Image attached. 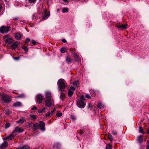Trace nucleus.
I'll return each instance as SVG.
<instances>
[{"label":"nucleus","instance_id":"6e6552de","mask_svg":"<svg viewBox=\"0 0 149 149\" xmlns=\"http://www.w3.org/2000/svg\"><path fill=\"white\" fill-rule=\"evenodd\" d=\"M36 100L38 103H42L43 100V97L41 95H38L36 97Z\"/></svg>","mask_w":149,"mask_h":149},{"label":"nucleus","instance_id":"c756f323","mask_svg":"<svg viewBox=\"0 0 149 149\" xmlns=\"http://www.w3.org/2000/svg\"><path fill=\"white\" fill-rule=\"evenodd\" d=\"M62 115V113L60 112V111H58L56 114V116L57 117H59L61 116Z\"/></svg>","mask_w":149,"mask_h":149},{"label":"nucleus","instance_id":"20e7f679","mask_svg":"<svg viewBox=\"0 0 149 149\" xmlns=\"http://www.w3.org/2000/svg\"><path fill=\"white\" fill-rule=\"evenodd\" d=\"M77 106L80 108H83L85 106V103L82 100H78L77 102Z\"/></svg>","mask_w":149,"mask_h":149},{"label":"nucleus","instance_id":"4468645a","mask_svg":"<svg viewBox=\"0 0 149 149\" xmlns=\"http://www.w3.org/2000/svg\"><path fill=\"white\" fill-rule=\"evenodd\" d=\"M104 105L101 101L99 102L97 104V107L100 109H103L105 107Z\"/></svg>","mask_w":149,"mask_h":149},{"label":"nucleus","instance_id":"cd10ccee","mask_svg":"<svg viewBox=\"0 0 149 149\" xmlns=\"http://www.w3.org/2000/svg\"><path fill=\"white\" fill-rule=\"evenodd\" d=\"M68 11V9L67 8H63L62 9V12L63 13H67Z\"/></svg>","mask_w":149,"mask_h":149},{"label":"nucleus","instance_id":"864d4df0","mask_svg":"<svg viewBox=\"0 0 149 149\" xmlns=\"http://www.w3.org/2000/svg\"><path fill=\"white\" fill-rule=\"evenodd\" d=\"M37 108L36 107L34 106L33 107L31 108V110H36L37 109Z\"/></svg>","mask_w":149,"mask_h":149},{"label":"nucleus","instance_id":"ddd939ff","mask_svg":"<svg viewBox=\"0 0 149 149\" xmlns=\"http://www.w3.org/2000/svg\"><path fill=\"white\" fill-rule=\"evenodd\" d=\"M143 136L142 135H140L137 137V141L138 143L141 144L142 143L143 141Z\"/></svg>","mask_w":149,"mask_h":149},{"label":"nucleus","instance_id":"13d9d810","mask_svg":"<svg viewBox=\"0 0 149 149\" xmlns=\"http://www.w3.org/2000/svg\"><path fill=\"white\" fill-rule=\"evenodd\" d=\"M62 41L64 43H66L67 42L66 40L65 39H63Z\"/></svg>","mask_w":149,"mask_h":149},{"label":"nucleus","instance_id":"473e14b6","mask_svg":"<svg viewBox=\"0 0 149 149\" xmlns=\"http://www.w3.org/2000/svg\"><path fill=\"white\" fill-rule=\"evenodd\" d=\"M30 116L33 120H35L36 118V115L31 114Z\"/></svg>","mask_w":149,"mask_h":149},{"label":"nucleus","instance_id":"bf43d9fd","mask_svg":"<svg viewBox=\"0 0 149 149\" xmlns=\"http://www.w3.org/2000/svg\"><path fill=\"white\" fill-rule=\"evenodd\" d=\"M54 112L53 111V110L51 112H50L51 114V116H52L53 115V113H54Z\"/></svg>","mask_w":149,"mask_h":149},{"label":"nucleus","instance_id":"5fc2aeb1","mask_svg":"<svg viewBox=\"0 0 149 149\" xmlns=\"http://www.w3.org/2000/svg\"><path fill=\"white\" fill-rule=\"evenodd\" d=\"M84 132L83 130H81V131L79 132V134L80 135H81Z\"/></svg>","mask_w":149,"mask_h":149},{"label":"nucleus","instance_id":"7ed1b4c3","mask_svg":"<svg viewBox=\"0 0 149 149\" xmlns=\"http://www.w3.org/2000/svg\"><path fill=\"white\" fill-rule=\"evenodd\" d=\"M9 26H2L0 27V32L2 33H7L10 30Z\"/></svg>","mask_w":149,"mask_h":149},{"label":"nucleus","instance_id":"f8f14e48","mask_svg":"<svg viewBox=\"0 0 149 149\" xmlns=\"http://www.w3.org/2000/svg\"><path fill=\"white\" fill-rule=\"evenodd\" d=\"M15 39L17 40H20L22 38V35L19 32H17L15 33Z\"/></svg>","mask_w":149,"mask_h":149},{"label":"nucleus","instance_id":"39448f33","mask_svg":"<svg viewBox=\"0 0 149 149\" xmlns=\"http://www.w3.org/2000/svg\"><path fill=\"white\" fill-rule=\"evenodd\" d=\"M1 99L3 101L6 103H9L10 101L9 98L5 95H1Z\"/></svg>","mask_w":149,"mask_h":149},{"label":"nucleus","instance_id":"aec40b11","mask_svg":"<svg viewBox=\"0 0 149 149\" xmlns=\"http://www.w3.org/2000/svg\"><path fill=\"white\" fill-rule=\"evenodd\" d=\"M65 61L68 63L69 64L71 63L72 61V60L68 56H67L66 57Z\"/></svg>","mask_w":149,"mask_h":149},{"label":"nucleus","instance_id":"1a4fd4ad","mask_svg":"<svg viewBox=\"0 0 149 149\" xmlns=\"http://www.w3.org/2000/svg\"><path fill=\"white\" fill-rule=\"evenodd\" d=\"M24 130L21 128L19 126L17 127H15V130L13 131L14 132H19L21 133L23 132Z\"/></svg>","mask_w":149,"mask_h":149},{"label":"nucleus","instance_id":"2f4dec72","mask_svg":"<svg viewBox=\"0 0 149 149\" xmlns=\"http://www.w3.org/2000/svg\"><path fill=\"white\" fill-rule=\"evenodd\" d=\"M66 51V49L65 48H61V52L62 53H64Z\"/></svg>","mask_w":149,"mask_h":149},{"label":"nucleus","instance_id":"a19ab883","mask_svg":"<svg viewBox=\"0 0 149 149\" xmlns=\"http://www.w3.org/2000/svg\"><path fill=\"white\" fill-rule=\"evenodd\" d=\"M30 40L28 38H26V41H25V43L28 44L30 42Z\"/></svg>","mask_w":149,"mask_h":149},{"label":"nucleus","instance_id":"a18cd8bd","mask_svg":"<svg viewBox=\"0 0 149 149\" xmlns=\"http://www.w3.org/2000/svg\"><path fill=\"white\" fill-rule=\"evenodd\" d=\"M24 96V95L23 94H21L20 95H19L17 97V98H20V97H23Z\"/></svg>","mask_w":149,"mask_h":149},{"label":"nucleus","instance_id":"49530a36","mask_svg":"<svg viewBox=\"0 0 149 149\" xmlns=\"http://www.w3.org/2000/svg\"><path fill=\"white\" fill-rule=\"evenodd\" d=\"M5 112L8 115H9L10 113V111L8 110H6L5 111Z\"/></svg>","mask_w":149,"mask_h":149},{"label":"nucleus","instance_id":"f03ea898","mask_svg":"<svg viewBox=\"0 0 149 149\" xmlns=\"http://www.w3.org/2000/svg\"><path fill=\"white\" fill-rule=\"evenodd\" d=\"M3 38L5 40V42L7 44L10 45L13 42V39L10 38L9 35H8L3 36Z\"/></svg>","mask_w":149,"mask_h":149},{"label":"nucleus","instance_id":"dca6fc26","mask_svg":"<svg viewBox=\"0 0 149 149\" xmlns=\"http://www.w3.org/2000/svg\"><path fill=\"white\" fill-rule=\"evenodd\" d=\"M45 99H52L51 93L49 92H47L46 93Z\"/></svg>","mask_w":149,"mask_h":149},{"label":"nucleus","instance_id":"de8ad7c7","mask_svg":"<svg viewBox=\"0 0 149 149\" xmlns=\"http://www.w3.org/2000/svg\"><path fill=\"white\" fill-rule=\"evenodd\" d=\"M19 19V17H13V20H17Z\"/></svg>","mask_w":149,"mask_h":149},{"label":"nucleus","instance_id":"5701e85b","mask_svg":"<svg viewBox=\"0 0 149 149\" xmlns=\"http://www.w3.org/2000/svg\"><path fill=\"white\" fill-rule=\"evenodd\" d=\"M73 94V92L71 90L69 89L68 92V95L69 97H71Z\"/></svg>","mask_w":149,"mask_h":149},{"label":"nucleus","instance_id":"0eeeda50","mask_svg":"<svg viewBox=\"0 0 149 149\" xmlns=\"http://www.w3.org/2000/svg\"><path fill=\"white\" fill-rule=\"evenodd\" d=\"M18 45L17 41L14 42L10 45L9 47L12 49H14L18 47Z\"/></svg>","mask_w":149,"mask_h":149},{"label":"nucleus","instance_id":"09e8293b","mask_svg":"<svg viewBox=\"0 0 149 149\" xmlns=\"http://www.w3.org/2000/svg\"><path fill=\"white\" fill-rule=\"evenodd\" d=\"M85 99L84 97L83 96H81L80 97V100H82V101L85 100Z\"/></svg>","mask_w":149,"mask_h":149},{"label":"nucleus","instance_id":"423d86ee","mask_svg":"<svg viewBox=\"0 0 149 149\" xmlns=\"http://www.w3.org/2000/svg\"><path fill=\"white\" fill-rule=\"evenodd\" d=\"M45 105L48 107H50L52 104L53 100L52 99H45Z\"/></svg>","mask_w":149,"mask_h":149},{"label":"nucleus","instance_id":"603ef678","mask_svg":"<svg viewBox=\"0 0 149 149\" xmlns=\"http://www.w3.org/2000/svg\"><path fill=\"white\" fill-rule=\"evenodd\" d=\"M24 50L25 52H28V48L27 47H25L24 49Z\"/></svg>","mask_w":149,"mask_h":149},{"label":"nucleus","instance_id":"a878e982","mask_svg":"<svg viewBox=\"0 0 149 149\" xmlns=\"http://www.w3.org/2000/svg\"><path fill=\"white\" fill-rule=\"evenodd\" d=\"M60 147V144L58 143H54L53 145V147L54 148H58Z\"/></svg>","mask_w":149,"mask_h":149},{"label":"nucleus","instance_id":"c85d7f7f","mask_svg":"<svg viewBox=\"0 0 149 149\" xmlns=\"http://www.w3.org/2000/svg\"><path fill=\"white\" fill-rule=\"evenodd\" d=\"M90 92L92 96H94L95 95V93L93 90H90Z\"/></svg>","mask_w":149,"mask_h":149},{"label":"nucleus","instance_id":"ea45409f","mask_svg":"<svg viewBox=\"0 0 149 149\" xmlns=\"http://www.w3.org/2000/svg\"><path fill=\"white\" fill-rule=\"evenodd\" d=\"M112 133L113 135L116 136L117 135V132L115 130L112 131Z\"/></svg>","mask_w":149,"mask_h":149},{"label":"nucleus","instance_id":"e2e57ef3","mask_svg":"<svg viewBox=\"0 0 149 149\" xmlns=\"http://www.w3.org/2000/svg\"><path fill=\"white\" fill-rule=\"evenodd\" d=\"M5 1H7V0H5Z\"/></svg>","mask_w":149,"mask_h":149},{"label":"nucleus","instance_id":"4c0bfd02","mask_svg":"<svg viewBox=\"0 0 149 149\" xmlns=\"http://www.w3.org/2000/svg\"><path fill=\"white\" fill-rule=\"evenodd\" d=\"M37 0H28V1L30 3H34Z\"/></svg>","mask_w":149,"mask_h":149},{"label":"nucleus","instance_id":"2eb2a0df","mask_svg":"<svg viewBox=\"0 0 149 149\" xmlns=\"http://www.w3.org/2000/svg\"><path fill=\"white\" fill-rule=\"evenodd\" d=\"M14 137V134H10L8 136L4 138L3 139L10 140L12 139Z\"/></svg>","mask_w":149,"mask_h":149},{"label":"nucleus","instance_id":"a211bd4d","mask_svg":"<svg viewBox=\"0 0 149 149\" xmlns=\"http://www.w3.org/2000/svg\"><path fill=\"white\" fill-rule=\"evenodd\" d=\"M25 121V118L23 117L22 118L17 121L16 123H21V124H22L24 123Z\"/></svg>","mask_w":149,"mask_h":149},{"label":"nucleus","instance_id":"4d7b16f0","mask_svg":"<svg viewBox=\"0 0 149 149\" xmlns=\"http://www.w3.org/2000/svg\"><path fill=\"white\" fill-rule=\"evenodd\" d=\"M16 149H22V146H20L18 147Z\"/></svg>","mask_w":149,"mask_h":149},{"label":"nucleus","instance_id":"79ce46f5","mask_svg":"<svg viewBox=\"0 0 149 149\" xmlns=\"http://www.w3.org/2000/svg\"><path fill=\"white\" fill-rule=\"evenodd\" d=\"M85 97H86L88 99H91V97L88 94H86L85 95Z\"/></svg>","mask_w":149,"mask_h":149},{"label":"nucleus","instance_id":"b1692460","mask_svg":"<svg viewBox=\"0 0 149 149\" xmlns=\"http://www.w3.org/2000/svg\"><path fill=\"white\" fill-rule=\"evenodd\" d=\"M65 97V94L63 93L62 91H61L60 95V98L62 100H63Z\"/></svg>","mask_w":149,"mask_h":149},{"label":"nucleus","instance_id":"f704fd0d","mask_svg":"<svg viewBox=\"0 0 149 149\" xmlns=\"http://www.w3.org/2000/svg\"><path fill=\"white\" fill-rule=\"evenodd\" d=\"M79 81H76L74 82L73 83L74 85H76L77 87H78L79 84Z\"/></svg>","mask_w":149,"mask_h":149},{"label":"nucleus","instance_id":"c9c22d12","mask_svg":"<svg viewBox=\"0 0 149 149\" xmlns=\"http://www.w3.org/2000/svg\"><path fill=\"white\" fill-rule=\"evenodd\" d=\"M39 125L37 123H35L34 124H33V127H35L36 128H37L38 126ZM37 129V128L35 130H36Z\"/></svg>","mask_w":149,"mask_h":149},{"label":"nucleus","instance_id":"393cba45","mask_svg":"<svg viewBox=\"0 0 149 149\" xmlns=\"http://www.w3.org/2000/svg\"><path fill=\"white\" fill-rule=\"evenodd\" d=\"M139 132L140 133H141L143 134H145V132H144L142 127H140L139 128Z\"/></svg>","mask_w":149,"mask_h":149},{"label":"nucleus","instance_id":"6e6d98bb","mask_svg":"<svg viewBox=\"0 0 149 149\" xmlns=\"http://www.w3.org/2000/svg\"><path fill=\"white\" fill-rule=\"evenodd\" d=\"M70 89L73 91H74L75 89V88L73 86L70 87Z\"/></svg>","mask_w":149,"mask_h":149},{"label":"nucleus","instance_id":"052dcab7","mask_svg":"<svg viewBox=\"0 0 149 149\" xmlns=\"http://www.w3.org/2000/svg\"><path fill=\"white\" fill-rule=\"evenodd\" d=\"M63 1L65 2H68V0H63Z\"/></svg>","mask_w":149,"mask_h":149},{"label":"nucleus","instance_id":"3c124183","mask_svg":"<svg viewBox=\"0 0 149 149\" xmlns=\"http://www.w3.org/2000/svg\"><path fill=\"white\" fill-rule=\"evenodd\" d=\"M31 42L34 45H35L36 44V41L34 40H32V41H31Z\"/></svg>","mask_w":149,"mask_h":149},{"label":"nucleus","instance_id":"e433bc0d","mask_svg":"<svg viewBox=\"0 0 149 149\" xmlns=\"http://www.w3.org/2000/svg\"><path fill=\"white\" fill-rule=\"evenodd\" d=\"M10 126V124L9 123H6V124L5 126V128L6 129H7L8 127H9Z\"/></svg>","mask_w":149,"mask_h":149},{"label":"nucleus","instance_id":"8fccbe9b","mask_svg":"<svg viewBox=\"0 0 149 149\" xmlns=\"http://www.w3.org/2000/svg\"><path fill=\"white\" fill-rule=\"evenodd\" d=\"M71 118L72 120H75L76 119V118L73 115H71Z\"/></svg>","mask_w":149,"mask_h":149},{"label":"nucleus","instance_id":"9b49d317","mask_svg":"<svg viewBox=\"0 0 149 149\" xmlns=\"http://www.w3.org/2000/svg\"><path fill=\"white\" fill-rule=\"evenodd\" d=\"M39 126L41 127L40 129L43 131L45 130V123L42 121H40L39 125Z\"/></svg>","mask_w":149,"mask_h":149},{"label":"nucleus","instance_id":"f3484780","mask_svg":"<svg viewBox=\"0 0 149 149\" xmlns=\"http://www.w3.org/2000/svg\"><path fill=\"white\" fill-rule=\"evenodd\" d=\"M73 56L74 58L77 59V61L79 62L80 61L79 59V56L76 52H74L73 53Z\"/></svg>","mask_w":149,"mask_h":149},{"label":"nucleus","instance_id":"f257e3e1","mask_svg":"<svg viewBox=\"0 0 149 149\" xmlns=\"http://www.w3.org/2000/svg\"><path fill=\"white\" fill-rule=\"evenodd\" d=\"M66 85V82L63 79H59L58 81L57 85L58 89L60 91H64Z\"/></svg>","mask_w":149,"mask_h":149},{"label":"nucleus","instance_id":"4be33fe9","mask_svg":"<svg viewBox=\"0 0 149 149\" xmlns=\"http://www.w3.org/2000/svg\"><path fill=\"white\" fill-rule=\"evenodd\" d=\"M49 15L50 13H47L44 15L42 18L44 19H46L48 18V17L49 16Z\"/></svg>","mask_w":149,"mask_h":149},{"label":"nucleus","instance_id":"6ab92c4d","mask_svg":"<svg viewBox=\"0 0 149 149\" xmlns=\"http://www.w3.org/2000/svg\"><path fill=\"white\" fill-rule=\"evenodd\" d=\"M8 143L6 141H4L0 146V148H3L8 146Z\"/></svg>","mask_w":149,"mask_h":149},{"label":"nucleus","instance_id":"c03bdc74","mask_svg":"<svg viewBox=\"0 0 149 149\" xmlns=\"http://www.w3.org/2000/svg\"><path fill=\"white\" fill-rule=\"evenodd\" d=\"M14 59L16 61H18L20 59V57L19 56L17 57H13Z\"/></svg>","mask_w":149,"mask_h":149},{"label":"nucleus","instance_id":"9d476101","mask_svg":"<svg viewBox=\"0 0 149 149\" xmlns=\"http://www.w3.org/2000/svg\"><path fill=\"white\" fill-rule=\"evenodd\" d=\"M127 24H126L119 25L116 26V27L120 29H125L127 28Z\"/></svg>","mask_w":149,"mask_h":149},{"label":"nucleus","instance_id":"37998d69","mask_svg":"<svg viewBox=\"0 0 149 149\" xmlns=\"http://www.w3.org/2000/svg\"><path fill=\"white\" fill-rule=\"evenodd\" d=\"M45 115L46 117H48L50 116H51L50 112H49L45 114Z\"/></svg>","mask_w":149,"mask_h":149},{"label":"nucleus","instance_id":"7c9ffc66","mask_svg":"<svg viewBox=\"0 0 149 149\" xmlns=\"http://www.w3.org/2000/svg\"><path fill=\"white\" fill-rule=\"evenodd\" d=\"M47 109L46 108H44L42 109H40L38 111V112L39 113H41L43 111H44L45 110Z\"/></svg>","mask_w":149,"mask_h":149},{"label":"nucleus","instance_id":"680f3d73","mask_svg":"<svg viewBox=\"0 0 149 149\" xmlns=\"http://www.w3.org/2000/svg\"><path fill=\"white\" fill-rule=\"evenodd\" d=\"M53 111L54 112L55 111H56V110H55V108H54V109H53Z\"/></svg>","mask_w":149,"mask_h":149},{"label":"nucleus","instance_id":"412c9836","mask_svg":"<svg viewBox=\"0 0 149 149\" xmlns=\"http://www.w3.org/2000/svg\"><path fill=\"white\" fill-rule=\"evenodd\" d=\"M21 103L19 102H17L13 104V106L16 107L17 106L20 107L21 105Z\"/></svg>","mask_w":149,"mask_h":149},{"label":"nucleus","instance_id":"72a5a7b5","mask_svg":"<svg viewBox=\"0 0 149 149\" xmlns=\"http://www.w3.org/2000/svg\"><path fill=\"white\" fill-rule=\"evenodd\" d=\"M109 137L111 141H113V137L112 136V135L110 133H109L108 134Z\"/></svg>","mask_w":149,"mask_h":149},{"label":"nucleus","instance_id":"58836bf2","mask_svg":"<svg viewBox=\"0 0 149 149\" xmlns=\"http://www.w3.org/2000/svg\"><path fill=\"white\" fill-rule=\"evenodd\" d=\"M106 149H112L111 146L109 145H107L106 147Z\"/></svg>","mask_w":149,"mask_h":149},{"label":"nucleus","instance_id":"bb28decb","mask_svg":"<svg viewBox=\"0 0 149 149\" xmlns=\"http://www.w3.org/2000/svg\"><path fill=\"white\" fill-rule=\"evenodd\" d=\"M22 149H29L30 146L27 145H25L22 146Z\"/></svg>","mask_w":149,"mask_h":149}]
</instances>
